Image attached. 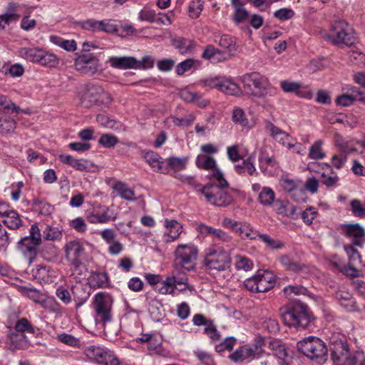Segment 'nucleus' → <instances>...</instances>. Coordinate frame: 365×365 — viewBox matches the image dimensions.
<instances>
[{
    "mask_svg": "<svg viewBox=\"0 0 365 365\" xmlns=\"http://www.w3.org/2000/svg\"><path fill=\"white\" fill-rule=\"evenodd\" d=\"M335 298L346 311L349 312H357L359 311L356 301L350 292L339 290L336 292Z\"/></svg>",
    "mask_w": 365,
    "mask_h": 365,
    "instance_id": "nucleus-25",
    "label": "nucleus"
},
{
    "mask_svg": "<svg viewBox=\"0 0 365 365\" xmlns=\"http://www.w3.org/2000/svg\"><path fill=\"white\" fill-rule=\"evenodd\" d=\"M321 183H323L327 187L335 186L338 181L339 178L337 174L334 172L329 164L323 163L321 164Z\"/></svg>",
    "mask_w": 365,
    "mask_h": 365,
    "instance_id": "nucleus-28",
    "label": "nucleus"
},
{
    "mask_svg": "<svg viewBox=\"0 0 365 365\" xmlns=\"http://www.w3.org/2000/svg\"><path fill=\"white\" fill-rule=\"evenodd\" d=\"M29 236L22 238L18 243V249L21 253L28 259L29 267L37 255V248L41 242V231L37 225H32Z\"/></svg>",
    "mask_w": 365,
    "mask_h": 365,
    "instance_id": "nucleus-5",
    "label": "nucleus"
},
{
    "mask_svg": "<svg viewBox=\"0 0 365 365\" xmlns=\"http://www.w3.org/2000/svg\"><path fill=\"white\" fill-rule=\"evenodd\" d=\"M232 120L235 123H238L242 127L249 126V120L245 117L244 110L241 108H237L233 110Z\"/></svg>",
    "mask_w": 365,
    "mask_h": 365,
    "instance_id": "nucleus-53",
    "label": "nucleus"
},
{
    "mask_svg": "<svg viewBox=\"0 0 365 365\" xmlns=\"http://www.w3.org/2000/svg\"><path fill=\"white\" fill-rule=\"evenodd\" d=\"M235 232L238 234L242 239H256L259 233L253 230V229L247 224L239 222Z\"/></svg>",
    "mask_w": 365,
    "mask_h": 365,
    "instance_id": "nucleus-38",
    "label": "nucleus"
},
{
    "mask_svg": "<svg viewBox=\"0 0 365 365\" xmlns=\"http://www.w3.org/2000/svg\"><path fill=\"white\" fill-rule=\"evenodd\" d=\"M301 182L302 181L299 180H293L287 177H282L280 180V185L283 190L290 195Z\"/></svg>",
    "mask_w": 365,
    "mask_h": 365,
    "instance_id": "nucleus-52",
    "label": "nucleus"
},
{
    "mask_svg": "<svg viewBox=\"0 0 365 365\" xmlns=\"http://www.w3.org/2000/svg\"><path fill=\"white\" fill-rule=\"evenodd\" d=\"M236 339L232 336L226 337L222 342L215 346V350L218 353L226 350L230 351L236 344Z\"/></svg>",
    "mask_w": 365,
    "mask_h": 365,
    "instance_id": "nucleus-54",
    "label": "nucleus"
},
{
    "mask_svg": "<svg viewBox=\"0 0 365 365\" xmlns=\"http://www.w3.org/2000/svg\"><path fill=\"white\" fill-rule=\"evenodd\" d=\"M280 263L286 267L287 271L294 272L307 273L308 272L307 267L304 265L298 264L291 261L287 256H282L279 258Z\"/></svg>",
    "mask_w": 365,
    "mask_h": 365,
    "instance_id": "nucleus-37",
    "label": "nucleus"
},
{
    "mask_svg": "<svg viewBox=\"0 0 365 365\" xmlns=\"http://www.w3.org/2000/svg\"><path fill=\"white\" fill-rule=\"evenodd\" d=\"M231 263L230 255L223 247H211L205 252L203 265L210 269L224 271Z\"/></svg>",
    "mask_w": 365,
    "mask_h": 365,
    "instance_id": "nucleus-9",
    "label": "nucleus"
},
{
    "mask_svg": "<svg viewBox=\"0 0 365 365\" xmlns=\"http://www.w3.org/2000/svg\"><path fill=\"white\" fill-rule=\"evenodd\" d=\"M0 107L1 110L4 113H19L21 110V109L16 106L14 103H13L9 98H8L6 96L0 93Z\"/></svg>",
    "mask_w": 365,
    "mask_h": 365,
    "instance_id": "nucleus-42",
    "label": "nucleus"
},
{
    "mask_svg": "<svg viewBox=\"0 0 365 365\" xmlns=\"http://www.w3.org/2000/svg\"><path fill=\"white\" fill-rule=\"evenodd\" d=\"M187 160L188 158L187 157H170L166 159L168 165L175 171H180L183 170L187 163Z\"/></svg>",
    "mask_w": 365,
    "mask_h": 365,
    "instance_id": "nucleus-45",
    "label": "nucleus"
},
{
    "mask_svg": "<svg viewBox=\"0 0 365 365\" xmlns=\"http://www.w3.org/2000/svg\"><path fill=\"white\" fill-rule=\"evenodd\" d=\"M0 216L2 222L10 230H19L24 226V220L21 216L17 211L9 208L5 204L0 205Z\"/></svg>",
    "mask_w": 365,
    "mask_h": 365,
    "instance_id": "nucleus-17",
    "label": "nucleus"
},
{
    "mask_svg": "<svg viewBox=\"0 0 365 365\" xmlns=\"http://www.w3.org/2000/svg\"><path fill=\"white\" fill-rule=\"evenodd\" d=\"M118 31L115 21L111 19H105L99 21L98 31H104L106 33H113Z\"/></svg>",
    "mask_w": 365,
    "mask_h": 365,
    "instance_id": "nucleus-57",
    "label": "nucleus"
},
{
    "mask_svg": "<svg viewBox=\"0 0 365 365\" xmlns=\"http://www.w3.org/2000/svg\"><path fill=\"white\" fill-rule=\"evenodd\" d=\"M353 287L364 298H365V282L358 277L359 275H349Z\"/></svg>",
    "mask_w": 365,
    "mask_h": 365,
    "instance_id": "nucleus-60",
    "label": "nucleus"
},
{
    "mask_svg": "<svg viewBox=\"0 0 365 365\" xmlns=\"http://www.w3.org/2000/svg\"><path fill=\"white\" fill-rule=\"evenodd\" d=\"M84 354L90 361L109 365H120L119 359L110 351L100 346L91 345L85 348Z\"/></svg>",
    "mask_w": 365,
    "mask_h": 365,
    "instance_id": "nucleus-12",
    "label": "nucleus"
},
{
    "mask_svg": "<svg viewBox=\"0 0 365 365\" xmlns=\"http://www.w3.org/2000/svg\"><path fill=\"white\" fill-rule=\"evenodd\" d=\"M223 188L219 183L218 186L207 184L200 190V192L210 204L215 206L226 207L232 203V197L225 192L222 190Z\"/></svg>",
    "mask_w": 365,
    "mask_h": 365,
    "instance_id": "nucleus-11",
    "label": "nucleus"
},
{
    "mask_svg": "<svg viewBox=\"0 0 365 365\" xmlns=\"http://www.w3.org/2000/svg\"><path fill=\"white\" fill-rule=\"evenodd\" d=\"M273 354L278 359L284 360L287 356V352L284 344L278 341H272L269 345Z\"/></svg>",
    "mask_w": 365,
    "mask_h": 365,
    "instance_id": "nucleus-49",
    "label": "nucleus"
},
{
    "mask_svg": "<svg viewBox=\"0 0 365 365\" xmlns=\"http://www.w3.org/2000/svg\"><path fill=\"white\" fill-rule=\"evenodd\" d=\"M283 290L284 294L288 297H289L292 294L307 295L309 293V291L307 288L299 285L287 286L284 288Z\"/></svg>",
    "mask_w": 365,
    "mask_h": 365,
    "instance_id": "nucleus-61",
    "label": "nucleus"
},
{
    "mask_svg": "<svg viewBox=\"0 0 365 365\" xmlns=\"http://www.w3.org/2000/svg\"><path fill=\"white\" fill-rule=\"evenodd\" d=\"M15 329L20 334H24L25 332L30 334L36 333L35 327H34L26 318H21L17 320L15 324Z\"/></svg>",
    "mask_w": 365,
    "mask_h": 365,
    "instance_id": "nucleus-47",
    "label": "nucleus"
},
{
    "mask_svg": "<svg viewBox=\"0 0 365 365\" xmlns=\"http://www.w3.org/2000/svg\"><path fill=\"white\" fill-rule=\"evenodd\" d=\"M281 317L287 326L302 329L310 323L312 314L306 304L295 302L289 308L281 310Z\"/></svg>",
    "mask_w": 365,
    "mask_h": 365,
    "instance_id": "nucleus-1",
    "label": "nucleus"
},
{
    "mask_svg": "<svg viewBox=\"0 0 365 365\" xmlns=\"http://www.w3.org/2000/svg\"><path fill=\"white\" fill-rule=\"evenodd\" d=\"M281 88L286 93H295L298 96L301 97H309V94L307 95L304 94L303 92L300 91L302 88L301 84L289 81H282L280 83Z\"/></svg>",
    "mask_w": 365,
    "mask_h": 365,
    "instance_id": "nucleus-39",
    "label": "nucleus"
},
{
    "mask_svg": "<svg viewBox=\"0 0 365 365\" xmlns=\"http://www.w3.org/2000/svg\"><path fill=\"white\" fill-rule=\"evenodd\" d=\"M220 76H211L202 78L197 81V85L205 91H210L213 88L219 90Z\"/></svg>",
    "mask_w": 365,
    "mask_h": 365,
    "instance_id": "nucleus-43",
    "label": "nucleus"
},
{
    "mask_svg": "<svg viewBox=\"0 0 365 365\" xmlns=\"http://www.w3.org/2000/svg\"><path fill=\"white\" fill-rule=\"evenodd\" d=\"M186 283V279H177L175 275H167L165 279L161 278L155 291L163 294H174L175 289L179 291L185 289L187 287Z\"/></svg>",
    "mask_w": 365,
    "mask_h": 365,
    "instance_id": "nucleus-16",
    "label": "nucleus"
},
{
    "mask_svg": "<svg viewBox=\"0 0 365 365\" xmlns=\"http://www.w3.org/2000/svg\"><path fill=\"white\" fill-rule=\"evenodd\" d=\"M266 129L270 133V135L282 145L292 148L294 146L292 138L286 132L282 130L273 123L268 122L266 124Z\"/></svg>",
    "mask_w": 365,
    "mask_h": 365,
    "instance_id": "nucleus-22",
    "label": "nucleus"
},
{
    "mask_svg": "<svg viewBox=\"0 0 365 365\" xmlns=\"http://www.w3.org/2000/svg\"><path fill=\"white\" fill-rule=\"evenodd\" d=\"M324 38L337 46H350L356 41L353 29L345 21L339 20L331 25L330 34L324 35Z\"/></svg>",
    "mask_w": 365,
    "mask_h": 365,
    "instance_id": "nucleus-3",
    "label": "nucleus"
},
{
    "mask_svg": "<svg viewBox=\"0 0 365 365\" xmlns=\"http://www.w3.org/2000/svg\"><path fill=\"white\" fill-rule=\"evenodd\" d=\"M113 300L108 294L98 292L93 297L92 309L96 324L104 325L112 319Z\"/></svg>",
    "mask_w": 365,
    "mask_h": 365,
    "instance_id": "nucleus-6",
    "label": "nucleus"
},
{
    "mask_svg": "<svg viewBox=\"0 0 365 365\" xmlns=\"http://www.w3.org/2000/svg\"><path fill=\"white\" fill-rule=\"evenodd\" d=\"M242 81L247 93L263 98L274 95V88L269 79L259 73H251L243 76Z\"/></svg>",
    "mask_w": 365,
    "mask_h": 365,
    "instance_id": "nucleus-2",
    "label": "nucleus"
},
{
    "mask_svg": "<svg viewBox=\"0 0 365 365\" xmlns=\"http://www.w3.org/2000/svg\"><path fill=\"white\" fill-rule=\"evenodd\" d=\"M349 58L353 63L357 66H365V53L361 51H351Z\"/></svg>",
    "mask_w": 365,
    "mask_h": 365,
    "instance_id": "nucleus-64",
    "label": "nucleus"
},
{
    "mask_svg": "<svg viewBox=\"0 0 365 365\" xmlns=\"http://www.w3.org/2000/svg\"><path fill=\"white\" fill-rule=\"evenodd\" d=\"M204 4L202 0H193L190 3L188 8V13L190 17L192 19H197L200 16L202 9Z\"/></svg>",
    "mask_w": 365,
    "mask_h": 365,
    "instance_id": "nucleus-51",
    "label": "nucleus"
},
{
    "mask_svg": "<svg viewBox=\"0 0 365 365\" xmlns=\"http://www.w3.org/2000/svg\"><path fill=\"white\" fill-rule=\"evenodd\" d=\"M331 359L334 365H365V356L356 351L350 354L346 344L340 341L331 351Z\"/></svg>",
    "mask_w": 365,
    "mask_h": 365,
    "instance_id": "nucleus-7",
    "label": "nucleus"
},
{
    "mask_svg": "<svg viewBox=\"0 0 365 365\" xmlns=\"http://www.w3.org/2000/svg\"><path fill=\"white\" fill-rule=\"evenodd\" d=\"M108 210H104L102 213L98 212H91L87 216L88 221L92 224H98V223H106L110 220H114L115 218L111 219V217L108 214Z\"/></svg>",
    "mask_w": 365,
    "mask_h": 365,
    "instance_id": "nucleus-46",
    "label": "nucleus"
},
{
    "mask_svg": "<svg viewBox=\"0 0 365 365\" xmlns=\"http://www.w3.org/2000/svg\"><path fill=\"white\" fill-rule=\"evenodd\" d=\"M19 290L23 294L36 304L43 306L51 304V305L57 306V303L53 299H47L42 293L32 287L22 286L19 287Z\"/></svg>",
    "mask_w": 365,
    "mask_h": 365,
    "instance_id": "nucleus-24",
    "label": "nucleus"
},
{
    "mask_svg": "<svg viewBox=\"0 0 365 365\" xmlns=\"http://www.w3.org/2000/svg\"><path fill=\"white\" fill-rule=\"evenodd\" d=\"M344 249L349 257L350 263L347 267L339 257L335 256L331 262V264L334 267L333 272H346L349 270L354 272H362V270L355 264V262L357 260L360 261V255L358 251L351 245L345 246Z\"/></svg>",
    "mask_w": 365,
    "mask_h": 365,
    "instance_id": "nucleus-13",
    "label": "nucleus"
},
{
    "mask_svg": "<svg viewBox=\"0 0 365 365\" xmlns=\"http://www.w3.org/2000/svg\"><path fill=\"white\" fill-rule=\"evenodd\" d=\"M111 68L115 69H132L140 66L138 61L133 56H111L106 61Z\"/></svg>",
    "mask_w": 365,
    "mask_h": 365,
    "instance_id": "nucleus-21",
    "label": "nucleus"
},
{
    "mask_svg": "<svg viewBox=\"0 0 365 365\" xmlns=\"http://www.w3.org/2000/svg\"><path fill=\"white\" fill-rule=\"evenodd\" d=\"M275 200L274 190L269 187H263L258 195V200L264 206H271Z\"/></svg>",
    "mask_w": 365,
    "mask_h": 365,
    "instance_id": "nucleus-35",
    "label": "nucleus"
},
{
    "mask_svg": "<svg viewBox=\"0 0 365 365\" xmlns=\"http://www.w3.org/2000/svg\"><path fill=\"white\" fill-rule=\"evenodd\" d=\"M20 56L33 63L54 67L58 64V58L51 53L37 47H24L19 51Z\"/></svg>",
    "mask_w": 365,
    "mask_h": 365,
    "instance_id": "nucleus-10",
    "label": "nucleus"
},
{
    "mask_svg": "<svg viewBox=\"0 0 365 365\" xmlns=\"http://www.w3.org/2000/svg\"><path fill=\"white\" fill-rule=\"evenodd\" d=\"M98 143L105 148H113L118 144V139L113 135L106 133L100 137Z\"/></svg>",
    "mask_w": 365,
    "mask_h": 365,
    "instance_id": "nucleus-55",
    "label": "nucleus"
},
{
    "mask_svg": "<svg viewBox=\"0 0 365 365\" xmlns=\"http://www.w3.org/2000/svg\"><path fill=\"white\" fill-rule=\"evenodd\" d=\"M25 6L14 2H10L6 7L5 14L0 16V29H4L12 22L17 21L21 17Z\"/></svg>",
    "mask_w": 365,
    "mask_h": 365,
    "instance_id": "nucleus-20",
    "label": "nucleus"
},
{
    "mask_svg": "<svg viewBox=\"0 0 365 365\" xmlns=\"http://www.w3.org/2000/svg\"><path fill=\"white\" fill-rule=\"evenodd\" d=\"M99 92H101V86L91 83L85 85L78 94L81 106L91 108L98 104Z\"/></svg>",
    "mask_w": 365,
    "mask_h": 365,
    "instance_id": "nucleus-19",
    "label": "nucleus"
},
{
    "mask_svg": "<svg viewBox=\"0 0 365 365\" xmlns=\"http://www.w3.org/2000/svg\"><path fill=\"white\" fill-rule=\"evenodd\" d=\"M290 197L297 202H304L307 198L306 190L302 181L291 193Z\"/></svg>",
    "mask_w": 365,
    "mask_h": 365,
    "instance_id": "nucleus-56",
    "label": "nucleus"
},
{
    "mask_svg": "<svg viewBox=\"0 0 365 365\" xmlns=\"http://www.w3.org/2000/svg\"><path fill=\"white\" fill-rule=\"evenodd\" d=\"M198 252L197 247L192 242L178 245L174 252L176 264L187 272L194 270Z\"/></svg>",
    "mask_w": 365,
    "mask_h": 365,
    "instance_id": "nucleus-8",
    "label": "nucleus"
},
{
    "mask_svg": "<svg viewBox=\"0 0 365 365\" xmlns=\"http://www.w3.org/2000/svg\"><path fill=\"white\" fill-rule=\"evenodd\" d=\"M91 283L98 287H107L109 286L108 275H91L88 279Z\"/></svg>",
    "mask_w": 365,
    "mask_h": 365,
    "instance_id": "nucleus-63",
    "label": "nucleus"
},
{
    "mask_svg": "<svg viewBox=\"0 0 365 365\" xmlns=\"http://www.w3.org/2000/svg\"><path fill=\"white\" fill-rule=\"evenodd\" d=\"M164 225L166 228L163 235L165 242H170L179 238L182 227L177 220L165 219Z\"/></svg>",
    "mask_w": 365,
    "mask_h": 365,
    "instance_id": "nucleus-26",
    "label": "nucleus"
},
{
    "mask_svg": "<svg viewBox=\"0 0 365 365\" xmlns=\"http://www.w3.org/2000/svg\"><path fill=\"white\" fill-rule=\"evenodd\" d=\"M264 339L257 336L252 344H247L240 346L230 354L229 359L235 363H250L262 356L264 352Z\"/></svg>",
    "mask_w": 365,
    "mask_h": 365,
    "instance_id": "nucleus-4",
    "label": "nucleus"
},
{
    "mask_svg": "<svg viewBox=\"0 0 365 365\" xmlns=\"http://www.w3.org/2000/svg\"><path fill=\"white\" fill-rule=\"evenodd\" d=\"M346 235L352 239L353 244L361 247L365 241L364 229L359 225H349L345 227Z\"/></svg>",
    "mask_w": 365,
    "mask_h": 365,
    "instance_id": "nucleus-27",
    "label": "nucleus"
},
{
    "mask_svg": "<svg viewBox=\"0 0 365 365\" xmlns=\"http://www.w3.org/2000/svg\"><path fill=\"white\" fill-rule=\"evenodd\" d=\"M219 91L231 96H240L242 93L240 87L230 78L220 76Z\"/></svg>",
    "mask_w": 365,
    "mask_h": 365,
    "instance_id": "nucleus-29",
    "label": "nucleus"
},
{
    "mask_svg": "<svg viewBox=\"0 0 365 365\" xmlns=\"http://www.w3.org/2000/svg\"><path fill=\"white\" fill-rule=\"evenodd\" d=\"M142 156L154 171H160L161 170L163 160L158 153L148 150L143 152Z\"/></svg>",
    "mask_w": 365,
    "mask_h": 365,
    "instance_id": "nucleus-32",
    "label": "nucleus"
},
{
    "mask_svg": "<svg viewBox=\"0 0 365 365\" xmlns=\"http://www.w3.org/2000/svg\"><path fill=\"white\" fill-rule=\"evenodd\" d=\"M274 279L269 275L258 277L257 292H264L273 287Z\"/></svg>",
    "mask_w": 365,
    "mask_h": 365,
    "instance_id": "nucleus-48",
    "label": "nucleus"
},
{
    "mask_svg": "<svg viewBox=\"0 0 365 365\" xmlns=\"http://www.w3.org/2000/svg\"><path fill=\"white\" fill-rule=\"evenodd\" d=\"M258 237L270 249H280L283 247V243L282 242L271 238L267 235L259 234Z\"/></svg>",
    "mask_w": 365,
    "mask_h": 365,
    "instance_id": "nucleus-58",
    "label": "nucleus"
},
{
    "mask_svg": "<svg viewBox=\"0 0 365 365\" xmlns=\"http://www.w3.org/2000/svg\"><path fill=\"white\" fill-rule=\"evenodd\" d=\"M298 350L312 361L318 362L319 358V338L309 336L297 343Z\"/></svg>",
    "mask_w": 365,
    "mask_h": 365,
    "instance_id": "nucleus-15",
    "label": "nucleus"
},
{
    "mask_svg": "<svg viewBox=\"0 0 365 365\" xmlns=\"http://www.w3.org/2000/svg\"><path fill=\"white\" fill-rule=\"evenodd\" d=\"M250 160V158H249L247 160L242 163V165H236L235 168L237 172L239 173L247 172L250 175H253L257 173L256 168Z\"/></svg>",
    "mask_w": 365,
    "mask_h": 365,
    "instance_id": "nucleus-59",
    "label": "nucleus"
},
{
    "mask_svg": "<svg viewBox=\"0 0 365 365\" xmlns=\"http://www.w3.org/2000/svg\"><path fill=\"white\" fill-rule=\"evenodd\" d=\"M65 252L66 258L77 267L79 259L84 253L82 243L78 240L70 241L65 245Z\"/></svg>",
    "mask_w": 365,
    "mask_h": 365,
    "instance_id": "nucleus-23",
    "label": "nucleus"
},
{
    "mask_svg": "<svg viewBox=\"0 0 365 365\" xmlns=\"http://www.w3.org/2000/svg\"><path fill=\"white\" fill-rule=\"evenodd\" d=\"M195 356L203 365H213L212 356L207 351L197 349L194 351Z\"/></svg>",
    "mask_w": 365,
    "mask_h": 365,
    "instance_id": "nucleus-62",
    "label": "nucleus"
},
{
    "mask_svg": "<svg viewBox=\"0 0 365 365\" xmlns=\"http://www.w3.org/2000/svg\"><path fill=\"white\" fill-rule=\"evenodd\" d=\"M9 340L14 349H23L28 344V339L24 334L18 331L11 332L9 335Z\"/></svg>",
    "mask_w": 365,
    "mask_h": 365,
    "instance_id": "nucleus-36",
    "label": "nucleus"
},
{
    "mask_svg": "<svg viewBox=\"0 0 365 365\" xmlns=\"http://www.w3.org/2000/svg\"><path fill=\"white\" fill-rule=\"evenodd\" d=\"M172 45L182 54L189 53L195 48L193 41L182 37L173 38L172 40Z\"/></svg>",
    "mask_w": 365,
    "mask_h": 365,
    "instance_id": "nucleus-33",
    "label": "nucleus"
},
{
    "mask_svg": "<svg viewBox=\"0 0 365 365\" xmlns=\"http://www.w3.org/2000/svg\"><path fill=\"white\" fill-rule=\"evenodd\" d=\"M49 41L54 45L68 52H73L77 49V43L73 39L68 40L56 35H51Z\"/></svg>",
    "mask_w": 365,
    "mask_h": 365,
    "instance_id": "nucleus-31",
    "label": "nucleus"
},
{
    "mask_svg": "<svg viewBox=\"0 0 365 365\" xmlns=\"http://www.w3.org/2000/svg\"><path fill=\"white\" fill-rule=\"evenodd\" d=\"M16 127V122L9 116H0V133L6 135L13 133Z\"/></svg>",
    "mask_w": 365,
    "mask_h": 365,
    "instance_id": "nucleus-40",
    "label": "nucleus"
},
{
    "mask_svg": "<svg viewBox=\"0 0 365 365\" xmlns=\"http://www.w3.org/2000/svg\"><path fill=\"white\" fill-rule=\"evenodd\" d=\"M202 58L212 62H219L225 59L223 51L215 48L212 45L207 46L202 54Z\"/></svg>",
    "mask_w": 365,
    "mask_h": 365,
    "instance_id": "nucleus-34",
    "label": "nucleus"
},
{
    "mask_svg": "<svg viewBox=\"0 0 365 365\" xmlns=\"http://www.w3.org/2000/svg\"><path fill=\"white\" fill-rule=\"evenodd\" d=\"M62 237V232L57 227L46 225L45 230L43 231V237L46 240H60Z\"/></svg>",
    "mask_w": 365,
    "mask_h": 365,
    "instance_id": "nucleus-44",
    "label": "nucleus"
},
{
    "mask_svg": "<svg viewBox=\"0 0 365 365\" xmlns=\"http://www.w3.org/2000/svg\"><path fill=\"white\" fill-rule=\"evenodd\" d=\"M196 165L201 169L212 170L211 176L215 178L222 187H228L229 183L225 179L222 172L216 168V160L210 155H198L196 158Z\"/></svg>",
    "mask_w": 365,
    "mask_h": 365,
    "instance_id": "nucleus-14",
    "label": "nucleus"
},
{
    "mask_svg": "<svg viewBox=\"0 0 365 365\" xmlns=\"http://www.w3.org/2000/svg\"><path fill=\"white\" fill-rule=\"evenodd\" d=\"M220 47L231 53L236 50L235 39L227 35H222L215 41Z\"/></svg>",
    "mask_w": 365,
    "mask_h": 365,
    "instance_id": "nucleus-50",
    "label": "nucleus"
},
{
    "mask_svg": "<svg viewBox=\"0 0 365 365\" xmlns=\"http://www.w3.org/2000/svg\"><path fill=\"white\" fill-rule=\"evenodd\" d=\"M74 67L84 74L92 76L98 69V60L91 53L83 54L76 58Z\"/></svg>",
    "mask_w": 365,
    "mask_h": 365,
    "instance_id": "nucleus-18",
    "label": "nucleus"
},
{
    "mask_svg": "<svg viewBox=\"0 0 365 365\" xmlns=\"http://www.w3.org/2000/svg\"><path fill=\"white\" fill-rule=\"evenodd\" d=\"M253 262L249 258L242 256H235V266L237 271L248 272L252 270L253 267Z\"/></svg>",
    "mask_w": 365,
    "mask_h": 365,
    "instance_id": "nucleus-41",
    "label": "nucleus"
},
{
    "mask_svg": "<svg viewBox=\"0 0 365 365\" xmlns=\"http://www.w3.org/2000/svg\"><path fill=\"white\" fill-rule=\"evenodd\" d=\"M113 189L123 199L128 201L136 200L135 192L124 182L120 181L116 182L113 185Z\"/></svg>",
    "mask_w": 365,
    "mask_h": 365,
    "instance_id": "nucleus-30",
    "label": "nucleus"
}]
</instances>
